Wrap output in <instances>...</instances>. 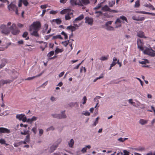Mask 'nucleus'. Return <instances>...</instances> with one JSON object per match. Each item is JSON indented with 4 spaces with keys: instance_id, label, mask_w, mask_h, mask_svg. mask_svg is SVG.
<instances>
[{
    "instance_id": "obj_1",
    "label": "nucleus",
    "mask_w": 155,
    "mask_h": 155,
    "mask_svg": "<svg viewBox=\"0 0 155 155\" xmlns=\"http://www.w3.org/2000/svg\"><path fill=\"white\" fill-rule=\"evenodd\" d=\"M41 27L39 22H34L30 26L29 31L30 34L36 37H38L39 35L38 33Z\"/></svg>"
},
{
    "instance_id": "obj_2",
    "label": "nucleus",
    "mask_w": 155,
    "mask_h": 155,
    "mask_svg": "<svg viewBox=\"0 0 155 155\" xmlns=\"http://www.w3.org/2000/svg\"><path fill=\"white\" fill-rule=\"evenodd\" d=\"M7 26L8 27L10 26L8 28L10 31H11V33L13 35H18L20 31L17 28L16 25L15 23H13L12 25V23L11 22H8L7 24Z\"/></svg>"
},
{
    "instance_id": "obj_3",
    "label": "nucleus",
    "mask_w": 155,
    "mask_h": 155,
    "mask_svg": "<svg viewBox=\"0 0 155 155\" xmlns=\"http://www.w3.org/2000/svg\"><path fill=\"white\" fill-rule=\"evenodd\" d=\"M7 25L2 24L0 26V29L2 33L5 35H8L10 33V31Z\"/></svg>"
},
{
    "instance_id": "obj_4",
    "label": "nucleus",
    "mask_w": 155,
    "mask_h": 155,
    "mask_svg": "<svg viewBox=\"0 0 155 155\" xmlns=\"http://www.w3.org/2000/svg\"><path fill=\"white\" fill-rule=\"evenodd\" d=\"M153 50L151 48H147L145 50L143 51V53L148 55L154 56H155V53L153 52Z\"/></svg>"
},
{
    "instance_id": "obj_5",
    "label": "nucleus",
    "mask_w": 155,
    "mask_h": 155,
    "mask_svg": "<svg viewBox=\"0 0 155 155\" xmlns=\"http://www.w3.org/2000/svg\"><path fill=\"white\" fill-rule=\"evenodd\" d=\"M16 118L19 120H22L24 122H25L26 121V117L25 114H17Z\"/></svg>"
},
{
    "instance_id": "obj_6",
    "label": "nucleus",
    "mask_w": 155,
    "mask_h": 155,
    "mask_svg": "<svg viewBox=\"0 0 155 155\" xmlns=\"http://www.w3.org/2000/svg\"><path fill=\"white\" fill-rule=\"evenodd\" d=\"M137 47L138 49L141 51L143 50V43L140 39H137Z\"/></svg>"
},
{
    "instance_id": "obj_7",
    "label": "nucleus",
    "mask_w": 155,
    "mask_h": 155,
    "mask_svg": "<svg viewBox=\"0 0 155 155\" xmlns=\"http://www.w3.org/2000/svg\"><path fill=\"white\" fill-rule=\"evenodd\" d=\"M85 23L88 25H92L93 24L94 20L92 18L86 17L85 18Z\"/></svg>"
},
{
    "instance_id": "obj_8",
    "label": "nucleus",
    "mask_w": 155,
    "mask_h": 155,
    "mask_svg": "<svg viewBox=\"0 0 155 155\" xmlns=\"http://www.w3.org/2000/svg\"><path fill=\"white\" fill-rule=\"evenodd\" d=\"M10 133V130L6 128L0 127V133L9 134Z\"/></svg>"
},
{
    "instance_id": "obj_9",
    "label": "nucleus",
    "mask_w": 155,
    "mask_h": 155,
    "mask_svg": "<svg viewBox=\"0 0 155 155\" xmlns=\"http://www.w3.org/2000/svg\"><path fill=\"white\" fill-rule=\"evenodd\" d=\"M73 10L66 14L65 16V18L66 20H69L71 18V17H73Z\"/></svg>"
},
{
    "instance_id": "obj_10",
    "label": "nucleus",
    "mask_w": 155,
    "mask_h": 155,
    "mask_svg": "<svg viewBox=\"0 0 155 155\" xmlns=\"http://www.w3.org/2000/svg\"><path fill=\"white\" fill-rule=\"evenodd\" d=\"M8 8L9 10L13 11H15V10L17 8L15 5L12 3H11L8 6Z\"/></svg>"
},
{
    "instance_id": "obj_11",
    "label": "nucleus",
    "mask_w": 155,
    "mask_h": 155,
    "mask_svg": "<svg viewBox=\"0 0 155 155\" xmlns=\"http://www.w3.org/2000/svg\"><path fill=\"white\" fill-rule=\"evenodd\" d=\"M84 18V15L83 14H81L79 16L76 18L73 21V23H77L78 21L83 19Z\"/></svg>"
},
{
    "instance_id": "obj_12",
    "label": "nucleus",
    "mask_w": 155,
    "mask_h": 155,
    "mask_svg": "<svg viewBox=\"0 0 155 155\" xmlns=\"http://www.w3.org/2000/svg\"><path fill=\"white\" fill-rule=\"evenodd\" d=\"M72 10L69 8L64 9L61 11L60 13L62 15L66 14H67L68 13L70 12H71Z\"/></svg>"
},
{
    "instance_id": "obj_13",
    "label": "nucleus",
    "mask_w": 155,
    "mask_h": 155,
    "mask_svg": "<svg viewBox=\"0 0 155 155\" xmlns=\"http://www.w3.org/2000/svg\"><path fill=\"white\" fill-rule=\"evenodd\" d=\"M121 19H120V18H118L117 19L116 21L115 22V24H117V25L116 26V28H117L119 27H120L121 26Z\"/></svg>"
},
{
    "instance_id": "obj_14",
    "label": "nucleus",
    "mask_w": 155,
    "mask_h": 155,
    "mask_svg": "<svg viewBox=\"0 0 155 155\" xmlns=\"http://www.w3.org/2000/svg\"><path fill=\"white\" fill-rule=\"evenodd\" d=\"M11 81H12L9 80H1L0 81V87L2 86L4 84H5L10 83Z\"/></svg>"
},
{
    "instance_id": "obj_15",
    "label": "nucleus",
    "mask_w": 155,
    "mask_h": 155,
    "mask_svg": "<svg viewBox=\"0 0 155 155\" xmlns=\"http://www.w3.org/2000/svg\"><path fill=\"white\" fill-rule=\"evenodd\" d=\"M132 18L133 20L137 21H141L144 20L145 19L144 17H141L139 18V17H137L135 15H134L132 16Z\"/></svg>"
},
{
    "instance_id": "obj_16",
    "label": "nucleus",
    "mask_w": 155,
    "mask_h": 155,
    "mask_svg": "<svg viewBox=\"0 0 155 155\" xmlns=\"http://www.w3.org/2000/svg\"><path fill=\"white\" fill-rule=\"evenodd\" d=\"M43 73H44V71H43L42 72H41L40 74H39L37 75H36L35 76H33V77H31L28 78H26L25 79V80H32L34 79L35 78H37V77L40 76L43 74Z\"/></svg>"
},
{
    "instance_id": "obj_17",
    "label": "nucleus",
    "mask_w": 155,
    "mask_h": 155,
    "mask_svg": "<svg viewBox=\"0 0 155 155\" xmlns=\"http://www.w3.org/2000/svg\"><path fill=\"white\" fill-rule=\"evenodd\" d=\"M65 110H64L61 112V114H60V119L65 118L67 117L66 114H65Z\"/></svg>"
},
{
    "instance_id": "obj_18",
    "label": "nucleus",
    "mask_w": 155,
    "mask_h": 155,
    "mask_svg": "<svg viewBox=\"0 0 155 155\" xmlns=\"http://www.w3.org/2000/svg\"><path fill=\"white\" fill-rule=\"evenodd\" d=\"M148 120H145L142 119H140L139 120V123L141 125H144L147 124V123Z\"/></svg>"
},
{
    "instance_id": "obj_19",
    "label": "nucleus",
    "mask_w": 155,
    "mask_h": 155,
    "mask_svg": "<svg viewBox=\"0 0 155 155\" xmlns=\"http://www.w3.org/2000/svg\"><path fill=\"white\" fill-rule=\"evenodd\" d=\"M137 35L138 37L140 38H145L144 36V33L141 31H140L138 32L137 33Z\"/></svg>"
},
{
    "instance_id": "obj_20",
    "label": "nucleus",
    "mask_w": 155,
    "mask_h": 155,
    "mask_svg": "<svg viewBox=\"0 0 155 155\" xmlns=\"http://www.w3.org/2000/svg\"><path fill=\"white\" fill-rule=\"evenodd\" d=\"M90 149L91 148V146L90 145H87L85 147L83 148L81 150V151L83 153H84L87 151V148Z\"/></svg>"
},
{
    "instance_id": "obj_21",
    "label": "nucleus",
    "mask_w": 155,
    "mask_h": 155,
    "mask_svg": "<svg viewBox=\"0 0 155 155\" xmlns=\"http://www.w3.org/2000/svg\"><path fill=\"white\" fill-rule=\"evenodd\" d=\"M2 63L0 65V68H2L5 66L7 62V60L5 59H3L2 60Z\"/></svg>"
},
{
    "instance_id": "obj_22",
    "label": "nucleus",
    "mask_w": 155,
    "mask_h": 155,
    "mask_svg": "<svg viewBox=\"0 0 155 155\" xmlns=\"http://www.w3.org/2000/svg\"><path fill=\"white\" fill-rule=\"evenodd\" d=\"M74 143V140L73 139H71L68 142V144L69 147L71 148L73 147Z\"/></svg>"
},
{
    "instance_id": "obj_23",
    "label": "nucleus",
    "mask_w": 155,
    "mask_h": 155,
    "mask_svg": "<svg viewBox=\"0 0 155 155\" xmlns=\"http://www.w3.org/2000/svg\"><path fill=\"white\" fill-rule=\"evenodd\" d=\"M18 73L17 72H15L12 73V78L13 79H15L18 77Z\"/></svg>"
},
{
    "instance_id": "obj_24",
    "label": "nucleus",
    "mask_w": 155,
    "mask_h": 155,
    "mask_svg": "<svg viewBox=\"0 0 155 155\" xmlns=\"http://www.w3.org/2000/svg\"><path fill=\"white\" fill-rule=\"evenodd\" d=\"M139 63L142 64H146L147 63H149L148 60L146 59H143L142 61H139Z\"/></svg>"
},
{
    "instance_id": "obj_25",
    "label": "nucleus",
    "mask_w": 155,
    "mask_h": 155,
    "mask_svg": "<svg viewBox=\"0 0 155 155\" xmlns=\"http://www.w3.org/2000/svg\"><path fill=\"white\" fill-rule=\"evenodd\" d=\"M110 9V8L107 5H105L102 8V10L103 11H109Z\"/></svg>"
},
{
    "instance_id": "obj_26",
    "label": "nucleus",
    "mask_w": 155,
    "mask_h": 155,
    "mask_svg": "<svg viewBox=\"0 0 155 155\" xmlns=\"http://www.w3.org/2000/svg\"><path fill=\"white\" fill-rule=\"evenodd\" d=\"M61 142V140H60L59 141V143L58 144H55L51 146L50 147V149L52 150V151L55 150L56 148L58 147V144L60 143Z\"/></svg>"
},
{
    "instance_id": "obj_27",
    "label": "nucleus",
    "mask_w": 155,
    "mask_h": 155,
    "mask_svg": "<svg viewBox=\"0 0 155 155\" xmlns=\"http://www.w3.org/2000/svg\"><path fill=\"white\" fill-rule=\"evenodd\" d=\"M81 1L82 6H83V5H86L90 3L89 0H81Z\"/></svg>"
},
{
    "instance_id": "obj_28",
    "label": "nucleus",
    "mask_w": 155,
    "mask_h": 155,
    "mask_svg": "<svg viewBox=\"0 0 155 155\" xmlns=\"http://www.w3.org/2000/svg\"><path fill=\"white\" fill-rule=\"evenodd\" d=\"M144 6L148 7L149 8H151L153 10H154L155 9L154 7L150 4H146L144 5Z\"/></svg>"
},
{
    "instance_id": "obj_29",
    "label": "nucleus",
    "mask_w": 155,
    "mask_h": 155,
    "mask_svg": "<svg viewBox=\"0 0 155 155\" xmlns=\"http://www.w3.org/2000/svg\"><path fill=\"white\" fill-rule=\"evenodd\" d=\"M63 39V38L60 35H57L56 36H54L52 38V39Z\"/></svg>"
},
{
    "instance_id": "obj_30",
    "label": "nucleus",
    "mask_w": 155,
    "mask_h": 155,
    "mask_svg": "<svg viewBox=\"0 0 155 155\" xmlns=\"http://www.w3.org/2000/svg\"><path fill=\"white\" fill-rule=\"evenodd\" d=\"M128 139V138H122V137H120L119 138H118L117 139V140L118 141L121 142H124L126 140H127Z\"/></svg>"
},
{
    "instance_id": "obj_31",
    "label": "nucleus",
    "mask_w": 155,
    "mask_h": 155,
    "mask_svg": "<svg viewBox=\"0 0 155 155\" xmlns=\"http://www.w3.org/2000/svg\"><path fill=\"white\" fill-rule=\"evenodd\" d=\"M28 35V33L27 32H25L24 33L22 36L24 38H25L26 40H28L29 39L28 37H27Z\"/></svg>"
},
{
    "instance_id": "obj_32",
    "label": "nucleus",
    "mask_w": 155,
    "mask_h": 155,
    "mask_svg": "<svg viewBox=\"0 0 155 155\" xmlns=\"http://www.w3.org/2000/svg\"><path fill=\"white\" fill-rule=\"evenodd\" d=\"M140 5V0H137L135 2V4L134 6V7L135 8H138L139 7Z\"/></svg>"
},
{
    "instance_id": "obj_33",
    "label": "nucleus",
    "mask_w": 155,
    "mask_h": 155,
    "mask_svg": "<svg viewBox=\"0 0 155 155\" xmlns=\"http://www.w3.org/2000/svg\"><path fill=\"white\" fill-rule=\"evenodd\" d=\"M52 116L54 118L60 119V114H51Z\"/></svg>"
},
{
    "instance_id": "obj_34",
    "label": "nucleus",
    "mask_w": 155,
    "mask_h": 155,
    "mask_svg": "<svg viewBox=\"0 0 155 155\" xmlns=\"http://www.w3.org/2000/svg\"><path fill=\"white\" fill-rule=\"evenodd\" d=\"M82 114L84 115L85 116H90V113L87 110H86L85 111H83Z\"/></svg>"
},
{
    "instance_id": "obj_35",
    "label": "nucleus",
    "mask_w": 155,
    "mask_h": 155,
    "mask_svg": "<svg viewBox=\"0 0 155 155\" xmlns=\"http://www.w3.org/2000/svg\"><path fill=\"white\" fill-rule=\"evenodd\" d=\"M30 134H28L26 136L25 139V140L27 143H29L30 141Z\"/></svg>"
},
{
    "instance_id": "obj_36",
    "label": "nucleus",
    "mask_w": 155,
    "mask_h": 155,
    "mask_svg": "<svg viewBox=\"0 0 155 155\" xmlns=\"http://www.w3.org/2000/svg\"><path fill=\"white\" fill-rule=\"evenodd\" d=\"M29 131L28 130H24V132H21L20 133L21 135H28V134H29Z\"/></svg>"
},
{
    "instance_id": "obj_37",
    "label": "nucleus",
    "mask_w": 155,
    "mask_h": 155,
    "mask_svg": "<svg viewBox=\"0 0 155 155\" xmlns=\"http://www.w3.org/2000/svg\"><path fill=\"white\" fill-rule=\"evenodd\" d=\"M108 5L110 7H112L115 4V2L114 1H109L108 2Z\"/></svg>"
},
{
    "instance_id": "obj_38",
    "label": "nucleus",
    "mask_w": 155,
    "mask_h": 155,
    "mask_svg": "<svg viewBox=\"0 0 155 155\" xmlns=\"http://www.w3.org/2000/svg\"><path fill=\"white\" fill-rule=\"evenodd\" d=\"M120 19L123 21H125L126 22L128 23V21L127 20V18L124 16L122 15L120 16Z\"/></svg>"
},
{
    "instance_id": "obj_39",
    "label": "nucleus",
    "mask_w": 155,
    "mask_h": 155,
    "mask_svg": "<svg viewBox=\"0 0 155 155\" xmlns=\"http://www.w3.org/2000/svg\"><path fill=\"white\" fill-rule=\"evenodd\" d=\"M87 100V97L86 96H84L82 99V104H85Z\"/></svg>"
},
{
    "instance_id": "obj_40",
    "label": "nucleus",
    "mask_w": 155,
    "mask_h": 155,
    "mask_svg": "<svg viewBox=\"0 0 155 155\" xmlns=\"http://www.w3.org/2000/svg\"><path fill=\"white\" fill-rule=\"evenodd\" d=\"M61 34L64 36V38L65 39H67L68 38V36L67 35L64 31H62L61 33Z\"/></svg>"
},
{
    "instance_id": "obj_41",
    "label": "nucleus",
    "mask_w": 155,
    "mask_h": 155,
    "mask_svg": "<svg viewBox=\"0 0 155 155\" xmlns=\"http://www.w3.org/2000/svg\"><path fill=\"white\" fill-rule=\"evenodd\" d=\"M63 51V50L62 49H61L58 48H57L55 50V52L56 53V54H57L59 52H61Z\"/></svg>"
},
{
    "instance_id": "obj_42",
    "label": "nucleus",
    "mask_w": 155,
    "mask_h": 155,
    "mask_svg": "<svg viewBox=\"0 0 155 155\" xmlns=\"http://www.w3.org/2000/svg\"><path fill=\"white\" fill-rule=\"evenodd\" d=\"M106 28L108 31H114V28L110 26H107Z\"/></svg>"
},
{
    "instance_id": "obj_43",
    "label": "nucleus",
    "mask_w": 155,
    "mask_h": 155,
    "mask_svg": "<svg viewBox=\"0 0 155 155\" xmlns=\"http://www.w3.org/2000/svg\"><path fill=\"white\" fill-rule=\"evenodd\" d=\"M75 5L82 6V1H81L80 0H76L75 2Z\"/></svg>"
},
{
    "instance_id": "obj_44",
    "label": "nucleus",
    "mask_w": 155,
    "mask_h": 155,
    "mask_svg": "<svg viewBox=\"0 0 155 155\" xmlns=\"http://www.w3.org/2000/svg\"><path fill=\"white\" fill-rule=\"evenodd\" d=\"M108 56H102L100 58V59L102 61H105L107 60V59H108Z\"/></svg>"
},
{
    "instance_id": "obj_45",
    "label": "nucleus",
    "mask_w": 155,
    "mask_h": 155,
    "mask_svg": "<svg viewBox=\"0 0 155 155\" xmlns=\"http://www.w3.org/2000/svg\"><path fill=\"white\" fill-rule=\"evenodd\" d=\"M75 105L77 107H78V104L77 102H76L75 103H72L70 104V106L71 107L74 106Z\"/></svg>"
},
{
    "instance_id": "obj_46",
    "label": "nucleus",
    "mask_w": 155,
    "mask_h": 155,
    "mask_svg": "<svg viewBox=\"0 0 155 155\" xmlns=\"http://www.w3.org/2000/svg\"><path fill=\"white\" fill-rule=\"evenodd\" d=\"M22 2L25 6H27L28 5V2L27 0H23Z\"/></svg>"
},
{
    "instance_id": "obj_47",
    "label": "nucleus",
    "mask_w": 155,
    "mask_h": 155,
    "mask_svg": "<svg viewBox=\"0 0 155 155\" xmlns=\"http://www.w3.org/2000/svg\"><path fill=\"white\" fill-rule=\"evenodd\" d=\"M103 2H101L100 3L98 4L96 7L94 8V9H98L100 8L101 6V4H103Z\"/></svg>"
},
{
    "instance_id": "obj_48",
    "label": "nucleus",
    "mask_w": 155,
    "mask_h": 155,
    "mask_svg": "<svg viewBox=\"0 0 155 155\" xmlns=\"http://www.w3.org/2000/svg\"><path fill=\"white\" fill-rule=\"evenodd\" d=\"M69 43V41H65L62 42L63 45L65 47L67 46Z\"/></svg>"
},
{
    "instance_id": "obj_49",
    "label": "nucleus",
    "mask_w": 155,
    "mask_h": 155,
    "mask_svg": "<svg viewBox=\"0 0 155 155\" xmlns=\"http://www.w3.org/2000/svg\"><path fill=\"white\" fill-rule=\"evenodd\" d=\"M54 51H51L50 52L47 54V56L48 57H50L51 56L53 55L54 54Z\"/></svg>"
},
{
    "instance_id": "obj_50",
    "label": "nucleus",
    "mask_w": 155,
    "mask_h": 155,
    "mask_svg": "<svg viewBox=\"0 0 155 155\" xmlns=\"http://www.w3.org/2000/svg\"><path fill=\"white\" fill-rule=\"evenodd\" d=\"M128 101L129 103L131 104L133 106H134V104L135 103L133 101V99H129Z\"/></svg>"
},
{
    "instance_id": "obj_51",
    "label": "nucleus",
    "mask_w": 155,
    "mask_h": 155,
    "mask_svg": "<svg viewBox=\"0 0 155 155\" xmlns=\"http://www.w3.org/2000/svg\"><path fill=\"white\" fill-rule=\"evenodd\" d=\"M55 22H56L57 24H61V21L59 19H57L55 20Z\"/></svg>"
},
{
    "instance_id": "obj_52",
    "label": "nucleus",
    "mask_w": 155,
    "mask_h": 155,
    "mask_svg": "<svg viewBox=\"0 0 155 155\" xmlns=\"http://www.w3.org/2000/svg\"><path fill=\"white\" fill-rule=\"evenodd\" d=\"M54 129V127L53 126H51L50 127H49L47 129V131H49L51 130H53Z\"/></svg>"
},
{
    "instance_id": "obj_53",
    "label": "nucleus",
    "mask_w": 155,
    "mask_h": 155,
    "mask_svg": "<svg viewBox=\"0 0 155 155\" xmlns=\"http://www.w3.org/2000/svg\"><path fill=\"white\" fill-rule=\"evenodd\" d=\"M0 143L2 144H4L5 143V140L3 139H0Z\"/></svg>"
},
{
    "instance_id": "obj_54",
    "label": "nucleus",
    "mask_w": 155,
    "mask_h": 155,
    "mask_svg": "<svg viewBox=\"0 0 155 155\" xmlns=\"http://www.w3.org/2000/svg\"><path fill=\"white\" fill-rule=\"evenodd\" d=\"M31 119L32 122L33 121H36L38 119V117L35 116H33Z\"/></svg>"
},
{
    "instance_id": "obj_55",
    "label": "nucleus",
    "mask_w": 155,
    "mask_h": 155,
    "mask_svg": "<svg viewBox=\"0 0 155 155\" xmlns=\"http://www.w3.org/2000/svg\"><path fill=\"white\" fill-rule=\"evenodd\" d=\"M52 35H51L45 36V38L46 40H47L48 39L51 37L52 36Z\"/></svg>"
},
{
    "instance_id": "obj_56",
    "label": "nucleus",
    "mask_w": 155,
    "mask_h": 155,
    "mask_svg": "<svg viewBox=\"0 0 155 155\" xmlns=\"http://www.w3.org/2000/svg\"><path fill=\"white\" fill-rule=\"evenodd\" d=\"M58 12V11H53L51 10L50 12V13L51 14L55 15Z\"/></svg>"
},
{
    "instance_id": "obj_57",
    "label": "nucleus",
    "mask_w": 155,
    "mask_h": 155,
    "mask_svg": "<svg viewBox=\"0 0 155 155\" xmlns=\"http://www.w3.org/2000/svg\"><path fill=\"white\" fill-rule=\"evenodd\" d=\"M95 14H99L97 15V17H99V16L102 14V12L101 11H97L95 12Z\"/></svg>"
},
{
    "instance_id": "obj_58",
    "label": "nucleus",
    "mask_w": 155,
    "mask_h": 155,
    "mask_svg": "<svg viewBox=\"0 0 155 155\" xmlns=\"http://www.w3.org/2000/svg\"><path fill=\"white\" fill-rule=\"evenodd\" d=\"M21 144V142H18L16 143H14V147H18Z\"/></svg>"
},
{
    "instance_id": "obj_59",
    "label": "nucleus",
    "mask_w": 155,
    "mask_h": 155,
    "mask_svg": "<svg viewBox=\"0 0 155 155\" xmlns=\"http://www.w3.org/2000/svg\"><path fill=\"white\" fill-rule=\"evenodd\" d=\"M36 129H37V127H33L32 130H31L35 134H36Z\"/></svg>"
},
{
    "instance_id": "obj_60",
    "label": "nucleus",
    "mask_w": 155,
    "mask_h": 155,
    "mask_svg": "<svg viewBox=\"0 0 155 155\" xmlns=\"http://www.w3.org/2000/svg\"><path fill=\"white\" fill-rule=\"evenodd\" d=\"M75 2L76 1L75 0H71L70 1L71 4L72 5H75Z\"/></svg>"
},
{
    "instance_id": "obj_61",
    "label": "nucleus",
    "mask_w": 155,
    "mask_h": 155,
    "mask_svg": "<svg viewBox=\"0 0 155 155\" xmlns=\"http://www.w3.org/2000/svg\"><path fill=\"white\" fill-rule=\"evenodd\" d=\"M112 22V21H107L105 25L107 26H108V25H110L111 24Z\"/></svg>"
},
{
    "instance_id": "obj_62",
    "label": "nucleus",
    "mask_w": 155,
    "mask_h": 155,
    "mask_svg": "<svg viewBox=\"0 0 155 155\" xmlns=\"http://www.w3.org/2000/svg\"><path fill=\"white\" fill-rule=\"evenodd\" d=\"M39 130V134L40 136L42 135L43 133V130L41 129H38Z\"/></svg>"
},
{
    "instance_id": "obj_63",
    "label": "nucleus",
    "mask_w": 155,
    "mask_h": 155,
    "mask_svg": "<svg viewBox=\"0 0 155 155\" xmlns=\"http://www.w3.org/2000/svg\"><path fill=\"white\" fill-rule=\"evenodd\" d=\"M123 152L124 153V155H129V152L126 150H124Z\"/></svg>"
},
{
    "instance_id": "obj_64",
    "label": "nucleus",
    "mask_w": 155,
    "mask_h": 155,
    "mask_svg": "<svg viewBox=\"0 0 155 155\" xmlns=\"http://www.w3.org/2000/svg\"><path fill=\"white\" fill-rule=\"evenodd\" d=\"M50 99L52 101H55L56 100V98L53 96L51 97Z\"/></svg>"
}]
</instances>
